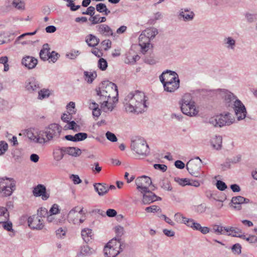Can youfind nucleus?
I'll use <instances>...</instances> for the list:
<instances>
[{
    "mask_svg": "<svg viewBox=\"0 0 257 257\" xmlns=\"http://www.w3.org/2000/svg\"><path fill=\"white\" fill-rule=\"evenodd\" d=\"M97 100L100 104V108L105 112H111L117 101L118 91L116 85L108 81L101 82L96 89Z\"/></svg>",
    "mask_w": 257,
    "mask_h": 257,
    "instance_id": "1",
    "label": "nucleus"
},
{
    "mask_svg": "<svg viewBox=\"0 0 257 257\" xmlns=\"http://www.w3.org/2000/svg\"><path fill=\"white\" fill-rule=\"evenodd\" d=\"M147 97L143 92L135 90L125 96L123 103L126 111L139 113L144 112L147 109Z\"/></svg>",
    "mask_w": 257,
    "mask_h": 257,
    "instance_id": "2",
    "label": "nucleus"
},
{
    "mask_svg": "<svg viewBox=\"0 0 257 257\" xmlns=\"http://www.w3.org/2000/svg\"><path fill=\"white\" fill-rule=\"evenodd\" d=\"M235 121L233 117L229 112L221 113L210 117L207 123L214 127H222L225 125H230Z\"/></svg>",
    "mask_w": 257,
    "mask_h": 257,
    "instance_id": "3",
    "label": "nucleus"
},
{
    "mask_svg": "<svg viewBox=\"0 0 257 257\" xmlns=\"http://www.w3.org/2000/svg\"><path fill=\"white\" fill-rule=\"evenodd\" d=\"M16 189V183L12 178H0V196L7 197L12 195Z\"/></svg>",
    "mask_w": 257,
    "mask_h": 257,
    "instance_id": "4",
    "label": "nucleus"
},
{
    "mask_svg": "<svg viewBox=\"0 0 257 257\" xmlns=\"http://www.w3.org/2000/svg\"><path fill=\"white\" fill-rule=\"evenodd\" d=\"M216 94L219 98L222 99L223 103L226 107H231L234 102L238 99L232 93L226 89H219Z\"/></svg>",
    "mask_w": 257,
    "mask_h": 257,
    "instance_id": "5",
    "label": "nucleus"
},
{
    "mask_svg": "<svg viewBox=\"0 0 257 257\" xmlns=\"http://www.w3.org/2000/svg\"><path fill=\"white\" fill-rule=\"evenodd\" d=\"M202 161L190 160L186 164V169L189 174L195 177H201L202 174L200 172Z\"/></svg>",
    "mask_w": 257,
    "mask_h": 257,
    "instance_id": "6",
    "label": "nucleus"
},
{
    "mask_svg": "<svg viewBox=\"0 0 257 257\" xmlns=\"http://www.w3.org/2000/svg\"><path fill=\"white\" fill-rule=\"evenodd\" d=\"M116 238L111 239L104 248V253L106 257H115L119 253L118 243H115Z\"/></svg>",
    "mask_w": 257,
    "mask_h": 257,
    "instance_id": "7",
    "label": "nucleus"
},
{
    "mask_svg": "<svg viewBox=\"0 0 257 257\" xmlns=\"http://www.w3.org/2000/svg\"><path fill=\"white\" fill-rule=\"evenodd\" d=\"M234 111L237 119L239 121L244 119L247 114V111L244 105L239 100H236L231 107Z\"/></svg>",
    "mask_w": 257,
    "mask_h": 257,
    "instance_id": "8",
    "label": "nucleus"
},
{
    "mask_svg": "<svg viewBox=\"0 0 257 257\" xmlns=\"http://www.w3.org/2000/svg\"><path fill=\"white\" fill-rule=\"evenodd\" d=\"M41 130L30 128L26 130V136L33 143L39 144H44L45 139L42 138L40 134Z\"/></svg>",
    "mask_w": 257,
    "mask_h": 257,
    "instance_id": "9",
    "label": "nucleus"
},
{
    "mask_svg": "<svg viewBox=\"0 0 257 257\" xmlns=\"http://www.w3.org/2000/svg\"><path fill=\"white\" fill-rule=\"evenodd\" d=\"M152 183L151 178L146 176H142L136 180L137 189L142 193L150 191L149 187Z\"/></svg>",
    "mask_w": 257,
    "mask_h": 257,
    "instance_id": "10",
    "label": "nucleus"
},
{
    "mask_svg": "<svg viewBox=\"0 0 257 257\" xmlns=\"http://www.w3.org/2000/svg\"><path fill=\"white\" fill-rule=\"evenodd\" d=\"M45 128L47 132V135L49 136L48 138H49L50 141L53 139L58 138L62 131L61 126L57 123H52Z\"/></svg>",
    "mask_w": 257,
    "mask_h": 257,
    "instance_id": "11",
    "label": "nucleus"
},
{
    "mask_svg": "<svg viewBox=\"0 0 257 257\" xmlns=\"http://www.w3.org/2000/svg\"><path fill=\"white\" fill-rule=\"evenodd\" d=\"M28 223L29 226L33 229L40 230L44 226L43 220L36 215L28 218Z\"/></svg>",
    "mask_w": 257,
    "mask_h": 257,
    "instance_id": "12",
    "label": "nucleus"
},
{
    "mask_svg": "<svg viewBox=\"0 0 257 257\" xmlns=\"http://www.w3.org/2000/svg\"><path fill=\"white\" fill-rule=\"evenodd\" d=\"M180 80L176 72L173 71L167 70L162 73V83L171 82Z\"/></svg>",
    "mask_w": 257,
    "mask_h": 257,
    "instance_id": "13",
    "label": "nucleus"
},
{
    "mask_svg": "<svg viewBox=\"0 0 257 257\" xmlns=\"http://www.w3.org/2000/svg\"><path fill=\"white\" fill-rule=\"evenodd\" d=\"M33 195L35 197H41L42 200H46L49 197V194L46 191V187L42 184H38L33 188Z\"/></svg>",
    "mask_w": 257,
    "mask_h": 257,
    "instance_id": "14",
    "label": "nucleus"
},
{
    "mask_svg": "<svg viewBox=\"0 0 257 257\" xmlns=\"http://www.w3.org/2000/svg\"><path fill=\"white\" fill-rule=\"evenodd\" d=\"M151 40L142 33L139 38V44L141 47L142 52L145 54L151 48Z\"/></svg>",
    "mask_w": 257,
    "mask_h": 257,
    "instance_id": "15",
    "label": "nucleus"
},
{
    "mask_svg": "<svg viewBox=\"0 0 257 257\" xmlns=\"http://www.w3.org/2000/svg\"><path fill=\"white\" fill-rule=\"evenodd\" d=\"M178 16L180 18H182L184 21L188 22L193 20L195 14L190 9L182 8L180 10Z\"/></svg>",
    "mask_w": 257,
    "mask_h": 257,
    "instance_id": "16",
    "label": "nucleus"
},
{
    "mask_svg": "<svg viewBox=\"0 0 257 257\" xmlns=\"http://www.w3.org/2000/svg\"><path fill=\"white\" fill-rule=\"evenodd\" d=\"M132 142L139 149L144 150L145 153L150 154V149L146 141L141 137H136Z\"/></svg>",
    "mask_w": 257,
    "mask_h": 257,
    "instance_id": "17",
    "label": "nucleus"
},
{
    "mask_svg": "<svg viewBox=\"0 0 257 257\" xmlns=\"http://www.w3.org/2000/svg\"><path fill=\"white\" fill-rule=\"evenodd\" d=\"M249 200L241 196L233 197L231 199L232 206L237 210L241 209L240 205L243 203H248Z\"/></svg>",
    "mask_w": 257,
    "mask_h": 257,
    "instance_id": "18",
    "label": "nucleus"
},
{
    "mask_svg": "<svg viewBox=\"0 0 257 257\" xmlns=\"http://www.w3.org/2000/svg\"><path fill=\"white\" fill-rule=\"evenodd\" d=\"M37 63V59L30 56H26L22 60V64L29 69L34 68Z\"/></svg>",
    "mask_w": 257,
    "mask_h": 257,
    "instance_id": "19",
    "label": "nucleus"
},
{
    "mask_svg": "<svg viewBox=\"0 0 257 257\" xmlns=\"http://www.w3.org/2000/svg\"><path fill=\"white\" fill-rule=\"evenodd\" d=\"M97 31L101 35L108 37L113 35L112 30L106 24H100L96 26Z\"/></svg>",
    "mask_w": 257,
    "mask_h": 257,
    "instance_id": "20",
    "label": "nucleus"
},
{
    "mask_svg": "<svg viewBox=\"0 0 257 257\" xmlns=\"http://www.w3.org/2000/svg\"><path fill=\"white\" fill-rule=\"evenodd\" d=\"M77 208H78L77 206L73 208L69 212L67 215L68 220L69 222L76 225L78 224L79 215L77 214Z\"/></svg>",
    "mask_w": 257,
    "mask_h": 257,
    "instance_id": "21",
    "label": "nucleus"
},
{
    "mask_svg": "<svg viewBox=\"0 0 257 257\" xmlns=\"http://www.w3.org/2000/svg\"><path fill=\"white\" fill-rule=\"evenodd\" d=\"M143 193V197L142 199V202L144 204H150L157 199V196L150 191H148Z\"/></svg>",
    "mask_w": 257,
    "mask_h": 257,
    "instance_id": "22",
    "label": "nucleus"
},
{
    "mask_svg": "<svg viewBox=\"0 0 257 257\" xmlns=\"http://www.w3.org/2000/svg\"><path fill=\"white\" fill-rule=\"evenodd\" d=\"M164 90L169 92H173L178 89L180 86V80L165 83L163 84Z\"/></svg>",
    "mask_w": 257,
    "mask_h": 257,
    "instance_id": "23",
    "label": "nucleus"
},
{
    "mask_svg": "<svg viewBox=\"0 0 257 257\" xmlns=\"http://www.w3.org/2000/svg\"><path fill=\"white\" fill-rule=\"evenodd\" d=\"M140 58V56L136 54L134 51H129L126 54V57L124 60V62L126 64L133 65L138 60H139Z\"/></svg>",
    "mask_w": 257,
    "mask_h": 257,
    "instance_id": "24",
    "label": "nucleus"
},
{
    "mask_svg": "<svg viewBox=\"0 0 257 257\" xmlns=\"http://www.w3.org/2000/svg\"><path fill=\"white\" fill-rule=\"evenodd\" d=\"M26 87L30 91H36L40 88L39 83L34 78L29 79L26 82Z\"/></svg>",
    "mask_w": 257,
    "mask_h": 257,
    "instance_id": "25",
    "label": "nucleus"
},
{
    "mask_svg": "<svg viewBox=\"0 0 257 257\" xmlns=\"http://www.w3.org/2000/svg\"><path fill=\"white\" fill-rule=\"evenodd\" d=\"M223 44L228 50H234L236 46V41L232 37H227L223 39Z\"/></svg>",
    "mask_w": 257,
    "mask_h": 257,
    "instance_id": "26",
    "label": "nucleus"
},
{
    "mask_svg": "<svg viewBox=\"0 0 257 257\" xmlns=\"http://www.w3.org/2000/svg\"><path fill=\"white\" fill-rule=\"evenodd\" d=\"M188 105V107L186 108L187 111L183 110V109H181L182 113L189 116H196L199 111L196 108L195 103H189V105Z\"/></svg>",
    "mask_w": 257,
    "mask_h": 257,
    "instance_id": "27",
    "label": "nucleus"
},
{
    "mask_svg": "<svg viewBox=\"0 0 257 257\" xmlns=\"http://www.w3.org/2000/svg\"><path fill=\"white\" fill-rule=\"evenodd\" d=\"M94 189L99 196H103L109 191L106 184L96 183L94 185Z\"/></svg>",
    "mask_w": 257,
    "mask_h": 257,
    "instance_id": "28",
    "label": "nucleus"
},
{
    "mask_svg": "<svg viewBox=\"0 0 257 257\" xmlns=\"http://www.w3.org/2000/svg\"><path fill=\"white\" fill-rule=\"evenodd\" d=\"M99 41V39L92 34H89L85 37V42L89 47H95Z\"/></svg>",
    "mask_w": 257,
    "mask_h": 257,
    "instance_id": "29",
    "label": "nucleus"
},
{
    "mask_svg": "<svg viewBox=\"0 0 257 257\" xmlns=\"http://www.w3.org/2000/svg\"><path fill=\"white\" fill-rule=\"evenodd\" d=\"M195 103L192 100L191 95L189 93L185 94V95H183L182 99L181 109H183V110L187 111L186 108L188 107V105H189V103Z\"/></svg>",
    "mask_w": 257,
    "mask_h": 257,
    "instance_id": "30",
    "label": "nucleus"
},
{
    "mask_svg": "<svg viewBox=\"0 0 257 257\" xmlns=\"http://www.w3.org/2000/svg\"><path fill=\"white\" fill-rule=\"evenodd\" d=\"M224 230L227 235L233 237H238L239 234L242 233V230L237 227H226L224 228Z\"/></svg>",
    "mask_w": 257,
    "mask_h": 257,
    "instance_id": "31",
    "label": "nucleus"
},
{
    "mask_svg": "<svg viewBox=\"0 0 257 257\" xmlns=\"http://www.w3.org/2000/svg\"><path fill=\"white\" fill-rule=\"evenodd\" d=\"M65 154L64 147L56 148L53 151L54 159L56 161H60L63 159Z\"/></svg>",
    "mask_w": 257,
    "mask_h": 257,
    "instance_id": "32",
    "label": "nucleus"
},
{
    "mask_svg": "<svg viewBox=\"0 0 257 257\" xmlns=\"http://www.w3.org/2000/svg\"><path fill=\"white\" fill-rule=\"evenodd\" d=\"M89 108L92 110V115L94 117L97 118L101 114V109L99 108V105L95 101H92L89 104Z\"/></svg>",
    "mask_w": 257,
    "mask_h": 257,
    "instance_id": "33",
    "label": "nucleus"
},
{
    "mask_svg": "<svg viewBox=\"0 0 257 257\" xmlns=\"http://www.w3.org/2000/svg\"><path fill=\"white\" fill-rule=\"evenodd\" d=\"M65 154L73 157L79 156L81 154L80 149L76 147H64Z\"/></svg>",
    "mask_w": 257,
    "mask_h": 257,
    "instance_id": "34",
    "label": "nucleus"
},
{
    "mask_svg": "<svg viewBox=\"0 0 257 257\" xmlns=\"http://www.w3.org/2000/svg\"><path fill=\"white\" fill-rule=\"evenodd\" d=\"M50 48L48 44H45L43 46V48L40 52V57L44 61L49 59Z\"/></svg>",
    "mask_w": 257,
    "mask_h": 257,
    "instance_id": "35",
    "label": "nucleus"
},
{
    "mask_svg": "<svg viewBox=\"0 0 257 257\" xmlns=\"http://www.w3.org/2000/svg\"><path fill=\"white\" fill-rule=\"evenodd\" d=\"M92 230L88 228H85L81 230V236L83 240L87 243L92 238Z\"/></svg>",
    "mask_w": 257,
    "mask_h": 257,
    "instance_id": "36",
    "label": "nucleus"
},
{
    "mask_svg": "<svg viewBox=\"0 0 257 257\" xmlns=\"http://www.w3.org/2000/svg\"><path fill=\"white\" fill-rule=\"evenodd\" d=\"M222 137L220 136H215L210 140V143L213 148L216 150L221 149L222 144Z\"/></svg>",
    "mask_w": 257,
    "mask_h": 257,
    "instance_id": "37",
    "label": "nucleus"
},
{
    "mask_svg": "<svg viewBox=\"0 0 257 257\" xmlns=\"http://www.w3.org/2000/svg\"><path fill=\"white\" fill-rule=\"evenodd\" d=\"M95 252V250L90 247L88 245H85L81 246L79 255L80 256H89Z\"/></svg>",
    "mask_w": 257,
    "mask_h": 257,
    "instance_id": "38",
    "label": "nucleus"
},
{
    "mask_svg": "<svg viewBox=\"0 0 257 257\" xmlns=\"http://www.w3.org/2000/svg\"><path fill=\"white\" fill-rule=\"evenodd\" d=\"M131 147L132 150L136 152V156L140 158H143L149 154V153H145V152L144 151L143 149L142 150L139 149V147H136L132 142L131 143Z\"/></svg>",
    "mask_w": 257,
    "mask_h": 257,
    "instance_id": "39",
    "label": "nucleus"
},
{
    "mask_svg": "<svg viewBox=\"0 0 257 257\" xmlns=\"http://www.w3.org/2000/svg\"><path fill=\"white\" fill-rule=\"evenodd\" d=\"M9 219V213L7 208L0 207V224Z\"/></svg>",
    "mask_w": 257,
    "mask_h": 257,
    "instance_id": "40",
    "label": "nucleus"
},
{
    "mask_svg": "<svg viewBox=\"0 0 257 257\" xmlns=\"http://www.w3.org/2000/svg\"><path fill=\"white\" fill-rule=\"evenodd\" d=\"M186 226L191 228L193 230L199 231L201 225L194 219L189 218V219L186 221Z\"/></svg>",
    "mask_w": 257,
    "mask_h": 257,
    "instance_id": "41",
    "label": "nucleus"
},
{
    "mask_svg": "<svg viewBox=\"0 0 257 257\" xmlns=\"http://www.w3.org/2000/svg\"><path fill=\"white\" fill-rule=\"evenodd\" d=\"M142 33L151 40L158 34V32L155 28H150L144 31Z\"/></svg>",
    "mask_w": 257,
    "mask_h": 257,
    "instance_id": "42",
    "label": "nucleus"
},
{
    "mask_svg": "<svg viewBox=\"0 0 257 257\" xmlns=\"http://www.w3.org/2000/svg\"><path fill=\"white\" fill-rule=\"evenodd\" d=\"M84 76L85 80L89 83H91L92 82V81L94 80V79L96 77L97 74L96 72L93 71V72H88V71H85L84 72Z\"/></svg>",
    "mask_w": 257,
    "mask_h": 257,
    "instance_id": "43",
    "label": "nucleus"
},
{
    "mask_svg": "<svg viewBox=\"0 0 257 257\" xmlns=\"http://www.w3.org/2000/svg\"><path fill=\"white\" fill-rule=\"evenodd\" d=\"M174 219L180 224H184L186 225V221L189 219L183 216L181 213H177L174 215Z\"/></svg>",
    "mask_w": 257,
    "mask_h": 257,
    "instance_id": "44",
    "label": "nucleus"
},
{
    "mask_svg": "<svg viewBox=\"0 0 257 257\" xmlns=\"http://www.w3.org/2000/svg\"><path fill=\"white\" fill-rule=\"evenodd\" d=\"M207 208V205L204 203L194 206V211L198 214H202L205 213Z\"/></svg>",
    "mask_w": 257,
    "mask_h": 257,
    "instance_id": "45",
    "label": "nucleus"
},
{
    "mask_svg": "<svg viewBox=\"0 0 257 257\" xmlns=\"http://www.w3.org/2000/svg\"><path fill=\"white\" fill-rule=\"evenodd\" d=\"M75 113V110L69 109L67 113H64L61 116V119L65 122H69L72 119V114Z\"/></svg>",
    "mask_w": 257,
    "mask_h": 257,
    "instance_id": "46",
    "label": "nucleus"
},
{
    "mask_svg": "<svg viewBox=\"0 0 257 257\" xmlns=\"http://www.w3.org/2000/svg\"><path fill=\"white\" fill-rule=\"evenodd\" d=\"M96 10L99 13H105V15H108L110 13V11L108 10L106 5L103 3H99L96 6Z\"/></svg>",
    "mask_w": 257,
    "mask_h": 257,
    "instance_id": "47",
    "label": "nucleus"
},
{
    "mask_svg": "<svg viewBox=\"0 0 257 257\" xmlns=\"http://www.w3.org/2000/svg\"><path fill=\"white\" fill-rule=\"evenodd\" d=\"M12 5L17 10L20 11L25 10V3L22 0H13Z\"/></svg>",
    "mask_w": 257,
    "mask_h": 257,
    "instance_id": "48",
    "label": "nucleus"
},
{
    "mask_svg": "<svg viewBox=\"0 0 257 257\" xmlns=\"http://www.w3.org/2000/svg\"><path fill=\"white\" fill-rule=\"evenodd\" d=\"M225 227L218 225H214L212 229L213 231L217 234H224L225 232L224 230Z\"/></svg>",
    "mask_w": 257,
    "mask_h": 257,
    "instance_id": "49",
    "label": "nucleus"
},
{
    "mask_svg": "<svg viewBox=\"0 0 257 257\" xmlns=\"http://www.w3.org/2000/svg\"><path fill=\"white\" fill-rule=\"evenodd\" d=\"M87 134L85 133H78L75 135V142L82 141L87 138Z\"/></svg>",
    "mask_w": 257,
    "mask_h": 257,
    "instance_id": "50",
    "label": "nucleus"
},
{
    "mask_svg": "<svg viewBox=\"0 0 257 257\" xmlns=\"http://www.w3.org/2000/svg\"><path fill=\"white\" fill-rule=\"evenodd\" d=\"M98 67L102 71L106 70L107 67V62L103 58H100L98 62Z\"/></svg>",
    "mask_w": 257,
    "mask_h": 257,
    "instance_id": "51",
    "label": "nucleus"
},
{
    "mask_svg": "<svg viewBox=\"0 0 257 257\" xmlns=\"http://www.w3.org/2000/svg\"><path fill=\"white\" fill-rule=\"evenodd\" d=\"M50 95V92L48 89H42L39 91L38 98L43 99L48 97Z\"/></svg>",
    "mask_w": 257,
    "mask_h": 257,
    "instance_id": "52",
    "label": "nucleus"
},
{
    "mask_svg": "<svg viewBox=\"0 0 257 257\" xmlns=\"http://www.w3.org/2000/svg\"><path fill=\"white\" fill-rule=\"evenodd\" d=\"M175 180L181 186L189 185V180L187 178H175Z\"/></svg>",
    "mask_w": 257,
    "mask_h": 257,
    "instance_id": "53",
    "label": "nucleus"
},
{
    "mask_svg": "<svg viewBox=\"0 0 257 257\" xmlns=\"http://www.w3.org/2000/svg\"><path fill=\"white\" fill-rule=\"evenodd\" d=\"M79 54L80 52L78 50H72L66 54V56L69 59H74L79 55Z\"/></svg>",
    "mask_w": 257,
    "mask_h": 257,
    "instance_id": "54",
    "label": "nucleus"
},
{
    "mask_svg": "<svg viewBox=\"0 0 257 257\" xmlns=\"http://www.w3.org/2000/svg\"><path fill=\"white\" fill-rule=\"evenodd\" d=\"M231 249L233 252L237 254H239L241 252V246L239 243L234 244L232 246Z\"/></svg>",
    "mask_w": 257,
    "mask_h": 257,
    "instance_id": "55",
    "label": "nucleus"
},
{
    "mask_svg": "<svg viewBox=\"0 0 257 257\" xmlns=\"http://www.w3.org/2000/svg\"><path fill=\"white\" fill-rule=\"evenodd\" d=\"M48 210L46 208L41 207L38 210V215L40 218H42V217H45L48 214Z\"/></svg>",
    "mask_w": 257,
    "mask_h": 257,
    "instance_id": "56",
    "label": "nucleus"
},
{
    "mask_svg": "<svg viewBox=\"0 0 257 257\" xmlns=\"http://www.w3.org/2000/svg\"><path fill=\"white\" fill-rule=\"evenodd\" d=\"M216 185L217 188L220 191H224L227 188L226 184L220 180L217 181Z\"/></svg>",
    "mask_w": 257,
    "mask_h": 257,
    "instance_id": "57",
    "label": "nucleus"
},
{
    "mask_svg": "<svg viewBox=\"0 0 257 257\" xmlns=\"http://www.w3.org/2000/svg\"><path fill=\"white\" fill-rule=\"evenodd\" d=\"M8 148V145L7 143L4 142H0V155L4 154Z\"/></svg>",
    "mask_w": 257,
    "mask_h": 257,
    "instance_id": "58",
    "label": "nucleus"
},
{
    "mask_svg": "<svg viewBox=\"0 0 257 257\" xmlns=\"http://www.w3.org/2000/svg\"><path fill=\"white\" fill-rule=\"evenodd\" d=\"M106 137L109 141L111 142H115L117 141V138L116 137L115 135L110 132H107L106 133Z\"/></svg>",
    "mask_w": 257,
    "mask_h": 257,
    "instance_id": "59",
    "label": "nucleus"
},
{
    "mask_svg": "<svg viewBox=\"0 0 257 257\" xmlns=\"http://www.w3.org/2000/svg\"><path fill=\"white\" fill-rule=\"evenodd\" d=\"M74 1L75 0H72V1L67 4V6L69 7L72 11H75L80 8V5H75L74 3H73Z\"/></svg>",
    "mask_w": 257,
    "mask_h": 257,
    "instance_id": "60",
    "label": "nucleus"
},
{
    "mask_svg": "<svg viewBox=\"0 0 257 257\" xmlns=\"http://www.w3.org/2000/svg\"><path fill=\"white\" fill-rule=\"evenodd\" d=\"M1 224H3V226L5 229L8 231H11L12 230V223L9 221V220L5 222H2Z\"/></svg>",
    "mask_w": 257,
    "mask_h": 257,
    "instance_id": "61",
    "label": "nucleus"
},
{
    "mask_svg": "<svg viewBox=\"0 0 257 257\" xmlns=\"http://www.w3.org/2000/svg\"><path fill=\"white\" fill-rule=\"evenodd\" d=\"M246 241L250 243H257V236L255 235L249 234L246 238Z\"/></svg>",
    "mask_w": 257,
    "mask_h": 257,
    "instance_id": "62",
    "label": "nucleus"
},
{
    "mask_svg": "<svg viewBox=\"0 0 257 257\" xmlns=\"http://www.w3.org/2000/svg\"><path fill=\"white\" fill-rule=\"evenodd\" d=\"M160 210V207L156 205H152L146 207L145 210L148 212H156Z\"/></svg>",
    "mask_w": 257,
    "mask_h": 257,
    "instance_id": "63",
    "label": "nucleus"
},
{
    "mask_svg": "<svg viewBox=\"0 0 257 257\" xmlns=\"http://www.w3.org/2000/svg\"><path fill=\"white\" fill-rule=\"evenodd\" d=\"M95 13V8L92 6L89 7L86 11L82 12V14L83 15H88L91 16L94 15Z\"/></svg>",
    "mask_w": 257,
    "mask_h": 257,
    "instance_id": "64",
    "label": "nucleus"
}]
</instances>
